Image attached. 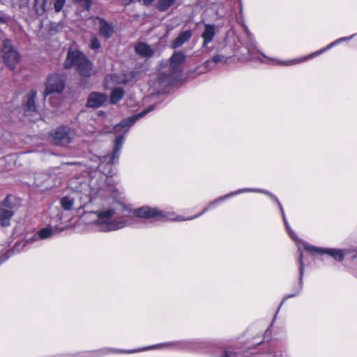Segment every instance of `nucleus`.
Listing matches in <instances>:
<instances>
[{
  "label": "nucleus",
  "instance_id": "obj_1",
  "mask_svg": "<svg viewBox=\"0 0 357 357\" xmlns=\"http://www.w3.org/2000/svg\"><path fill=\"white\" fill-rule=\"evenodd\" d=\"M218 202V199L213 201L208 207L204 208L202 213L193 218L186 219H181L178 217L175 218L174 214L172 213H164L156 208H151L148 206H144L131 211L123 205L116 204L112 208H104L95 212L97 215V220L95 223L98 227V229L100 231L107 232L132 226L137 222V218L146 219L155 218L157 220L167 218L168 220H189L204 214L212 205Z\"/></svg>",
  "mask_w": 357,
  "mask_h": 357
},
{
  "label": "nucleus",
  "instance_id": "obj_2",
  "mask_svg": "<svg viewBox=\"0 0 357 357\" xmlns=\"http://www.w3.org/2000/svg\"><path fill=\"white\" fill-rule=\"evenodd\" d=\"M154 106H149L147 109L142 111V112L132 115L129 118L121 121L118 125L114 128V132L117 133L124 129L122 134L116 136L114 141V152L112 155L109 158L108 163L114 164L118 160L119 157V152L121 149L122 144L123 143L124 135H126L128 129L138 119L144 117L146 114L153 110Z\"/></svg>",
  "mask_w": 357,
  "mask_h": 357
},
{
  "label": "nucleus",
  "instance_id": "obj_3",
  "mask_svg": "<svg viewBox=\"0 0 357 357\" xmlns=\"http://www.w3.org/2000/svg\"><path fill=\"white\" fill-rule=\"evenodd\" d=\"M66 68L74 67L83 77H90L95 73L93 63L79 51L69 50L64 63Z\"/></svg>",
  "mask_w": 357,
  "mask_h": 357
},
{
  "label": "nucleus",
  "instance_id": "obj_4",
  "mask_svg": "<svg viewBox=\"0 0 357 357\" xmlns=\"http://www.w3.org/2000/svg\"><path fill=\"white\" fill-rule=\"evenodd\" d=\"M112 177L100 174L97 178H92L90 181V199L107 198L114 196L115 186L111 184Z\"/></svg>",
  "mask_w": 357,
  "mask_h": 357
},
{
  "label": "nucleus",
  "instance_id": "obj_5",
  "mask_svg": "<svg viewBox=\"0 0 357 357\" xmlns=\"http://www.w3.org/2000/svg\"><path fill=\"white\" fill-rule=\"evenodd\" d=\"M3 60L11 70H13L16 65L20 62V56L18 52L13 48L11 41L6 39L3 41V47L2 50Z\"/></svg>",
  "mask_w": 357,
  "mask_h": 357
},
{
  "label": "nucleus",
  "instance_id": "obj_6",
  "mask_svg": "<svg viewBox=\"0 0 357 357\" xmlns=\"http://www.w3.org/2000/svg\"><path fill=\"white\" fill-rule=\"evenodd\" d=\"M10 195H7L0 203V224L3 227L10 225V219L15 214V206L10 202Z\"/></svg>",
  "mask_w": 357,
  "mask_h": 357
},
{
  "label": "nucleus",
  "instance_id": "obj_7",
  "mask_svg": "<svg viewBox=\"0 0 357 357\" xmlns=\"http://www.w3.org/2000/svg\"><path fill=\"white\" fill-rule=\"evenodd\" d=\"M252 191L253 192H261L263 193H265V194L268 195L273 201H275L278 204V206H279V208L280 209V211H281V213H282V219H283L284 223L285 225L286 229L288 231L289 234L290 235L291 238L292 239H295L296 234L294 233V231H292V229L290 228V227L289 225V223L287 222V218H286V215H285L283 207H282L280 202L278 200V199L275 196H274L273 195H272V194H271V193H269L268 192L264 191V190H252V189H243V190H238V191H237L236 192H232L231 194H229V195H227L225 196L221 197L219 199H218V202H219L220 201H222V200H224V199H227V198H228V197H231L232 195H237L238 193L243 192H252Z\"/></svg>",
  "mask_w": 357,
  "mask_h": 357
},
{
  "label": "nucleus",
  "instance_id": "obj_8",
  "mask_svg": "<svg viewBox=\"0 0 357 357\" xmlns=\"http://www.w3.org/2000/svg\"><path fill=\"white\" fill-rule=\"evenodd\" d=\"M185 55L182 52H174L169 59L170 74L169 78L175 79L181 75L182 65L185 61Z\"/></svg>",
  "mask_w": 357,
  "mask_h": 357
},
{
  "label": "nucleus",
  "instance_id": "obj_9",
  "mask_svg": "<svg viewBox=\"0 0 357 357\" xmlns=\"http://www.w3.org/2000/svg\"><path fill=\"white\" fill-rule=\"evenodd\" d=\"M64 81L59 75H53L48 77L44 91L45 97L51 93H61L64 89Z\"/></svg>",
  "mask_w": 357,
  "mask_h": 357
},
{
  "label": "nucleus",
  "instance_id": "obj_10",
  "mask_svg": "<svg viewBox=\"0 0 357 357\" xmlns=\"http://www.w3.org/2000/svg\"><path fill=\"white\" fill-rule=\"evenodd\" d=\"M51 140L56 145L66 146L71 142L70 129L65 126H60L52 130L50 133Z\"/></svg>",
  "mask_w": 357,
  "mask_h": 357
},
{
  "label": "nucleus",
  "instance_id": "obj_11",
  "mask_svg": "<svg viewBox=\"0 0 357 357\" xmlns=\"http://www.w3.org/2000/svg\"><path fill=\"white\" fill-rule=\"evenodd\" d=\"M305 249L312 253H319V254H327L333 257L335 260L339 261H342L344 259V257L345 253L343 252L342 250L334 249V248H328V249H323L319 248L311 245H305Z\"/></svg>",
  "mask_w": 357,
  "mask_h": 357
},
{
  "label": "nucleus",
  "instance_id": "obj_12",
  "mask_svg": "<svg viewBox=\"0 0 357 357\" xmlns=\"http://www.w3.org/2000/svg\"><path fill=\"white\" fill-rule=\"evenodd\" d=\"M351 38H352V36L340 38L337 39V40H335V42H333L332 43H331L329 45L326 47L324 49L317 51V52L313 53L312 54L308 56V58H312L313 56H318V55L321 54L322 52H325L326 50H329L330 48H331L336 44L339 43L340 42L349 40ZM307 59V57H305L303 59H294V60H289L287 61H282V65H284V66H291V65H293L295 63H298L303 62V61H305Z\"/></svg>",
  "mask_w": 357,
  "mask_h": 357
},
{
  "label": "nucleus",
  "instance_id": "obj_13",
  "mask_svg": "<svg viewBox=\"0 0 357 357\" xmlns=\"http://www.w3.org/2000/svg\"><path fill=\"white\" fill-rule=\"evenodd\" d=\"M54 234V231L51 227H45L40 229L36 234L31 237L26 236L24 241L22 242L24 245L32 243L40 239H46L51 237Z\"/></svg>",
  "mask_w": 357,
  "mask_h": 357
},
{
  "label": "nucleus",
  "instance_id": "obj_14",
  "mask_svg": "<svg viewBox=\"0 0 357 357\" xmlns=\"http://www.w3.org/2000/svg\"><path fill=\"white\" fill-rule=\"evenodd\" d=\"M99 22V35L105 39L110 38L114 32V26L103 18L96 17Z\"/></svg>",
  "mask_w": 357,
  "mask_h": 357
},
{
  "label": "nucleus",
  "instance_id": "obj_15",
  "mask_svg": "<svg viewBox=\"0 0 357 357\" xmlns=\"http://www.w3.org/2000/svg\"><path fill=\"white\" fill-rule=\"evenodd\" d=\"M107 99L105 93L93 92L90 94L87 100V105L89 107L97 108L100 107Z\"/></svg>",
  "mask_w": 357,
  "mask_h": 357
},
{
  "label": "nucleus",
  "instance_id": "obj_16",
  "mask_svg": "<svg viewBox=\"0 0 357 357\" xmlns=\"http://www.w3.org/2000/svg\"><path fill=\"white\" fill-rule=\"evenodd\" d=\"M215 35V25L206 24L204 25V30L202 33V38L203 39L202 47L206 46L208 43L212 42Z\"/></svg>",
  "mask_w": 357,
  "mask_h": 357
},
{
  "label": "nucleus",
  "instance_id": "obj_17",
  "mask_svg": "<svg viewBox=\"0 0 357 357\" xmlns=\"http://www.w3.org/2000/svg\"><path fill=\"white\" fill-rule=\"evenodd\" d=\"M37 93L34 90H31L29 92L24 99V105L26 111L36 112V105L35 99L36 98Z\"/></svg>",
  "mask_w": 357,
  "mask_h": 357
},
{
  "label": "nucleus",
  "instance_id": "obj_18",
  "mask_svg": "<svg viewBox=\"0 0 357 357\" xmlns=\"http://www.w3.org/2000/svg\"><path fill=\"white\" fill-rule=\"evenodd\" d=\"M192 35V31L190 30H186L181 32L177 38L172 41L171 44L172 48L176 49L182 46L185 42L190 40Z\"/></svg>",
  "mask_w": 357,
  "mask_h": 357
},
{
  "label": "nucleus",
  "instance_id": "obj_19",
  "mask_svg": "<svg viewBox=\"0 0 357 357\" xmlns=\"http://www.w3.org/2000/svg\"><path fill=\"white\" fill-rule=\"evenodd\" d=\"M135 52L141 56L146 58L152 56L155 52L151 47L145 43H137L135 46Z\"/></svg>",
  "mask_w": 357,
  "mask_h": 357
},
{
  "label": "nucleus",
  "instance_id": "obj_20",
  "mask_svg": "<svg viewBox=\"0 0 357 357\" xmlns=\"http://www.w3.org/2000/svg\"><path fill=\"white\" fill-rule=\"evenodd\" d=\"M228 58L224 55L216 54L214 55L211 59L206 60L204 66L207 70H212L215 65L219 63H225L227 61Z\"/></svg>",
  "mask_w": 357,
  "mask_h": 357
},
{
  "label": "nucleus",
  "instance_id": "obj_21",
  "mask_svg": "<svg viewBox=\"0 0 357 357\" xmlns=\"http://www.w3.org/2000/svg\"><path fill=\"white\" fill-rule=\"evenodd\" d=\"M124 96V91L121 88H116L112 90L109 102L111 104H116Z\"/></svg>",
  "mask_w": 357,
  "mask_h": 357
},
{
  "label": "nucleus",
  "instance_id": "obj_22",
  "mask_svg": "<svg viewBox=\"0 0 357 357\" xmlns=\"http://www.w3.org/2000/svg\"><path fill=\"white\" fill-rule=\"evenodd\" d=\"M75 203L74 197L71 196H66L60 199V204L65 211H69L73 208Z\"/></svg>",
  "mask_w": 357,
  "mask_h": 357
},
{
  "label": "nucleus",
  "instance_id": "obj_23",
  "mask_svg": "<svg viewBox=\"0 0 357 357\" xmlns=\"http://www.w3.org/2000/svg\"><path fill=\"white\" fill-rule=\"evenodd\" d=\"M176 0H158V8L160 11H165L172 6Z\"/></svg>",
  "mask_w": 357,
  "mask_h": 357
},
{
  "label": "nucleus",
  "instance_id": "obj_24",
  "mask_svg": "<svg viewBox=\"0 0 357 357\" xmlns=\"http://www.w3.org/2000/svg\"><path fill=\"white\" fill-rule=\"evenodd\" d=\"M298 261L300 263V280H299L300 281H299V289H298V292H299L303 288V271H304V264H303L302 252H300Z\"/></svg>",
  "mask_w": 357,
  "mask_h": 357
},
{
  "label": "nucleus",
  "instance_id": "obj_25",
  "mask_svg": "<svg viewBox=\"0 0 357 357\" xmlns=\"http://www.w3.org/2000/svg\"><path fill=\"white\" fill-rule=\"evenodd\" d=\"M51 1L52 0H43V3L41 6V10L36 9V12L38 14H42L43 13L47 12L48 10L51 8Z\"/></svg>",
  "mask_w": 357,
  "mask_h": 357
},
{
  "label": "nucleus",
  "instance_id": "obj_26",
  "mask_svg": "<svg viewBox=\"0 0 357 357\" xmlns=\"http://www.w3.org/2000/svg\"><path fill=\"white\" fill-rule=\"evenodd\" d=\"M66 1V0H56L54 4V8L56 13H59L62 10Z\"/></svg>",
  "mask_w": 357,
  "mask_h": 357
},
{
  "label": "nucleus",
  "instance_id": "obj_27",
  "mask_svg": "<svg viewBox=\"0 0 357 357\" xmlns=\"http://www.w3.org/2000/svg\"><path fill=\"white\" fill-rule=\"evenodd\" d=\"M90 47L92 50H98L100 47V43L97 37L94 36L91 38Z\"/></svg>",
  "mask_w": 357,
  "mask_h": 357
},
{
  "label": "nucleus",
  "instance_id": "obj_28",
  "mask_svg": "<svg viewBox=\"0 0 357 357\" xmlns=\"http://www.w3.org/2000/svg\"><path fill=\"white\" fill-rule=\"evenodd\" d=\"M92 0H76V1L82 2L84 7L86 10H89L91 7Z\"/></svg>",
  "mask_w": 357,
  "mask_h": 357
},
{
  "label": "nucleus",
  "instance_id": "obj_29",
  "mask_svg": "<svg viewBox=\"0 0 357 357\" xmlns=\"http://www.w3.org/2000/svg\"><path fill=\"white\" fill-rule=\"evenodd\" d=\"M181 347V343H179V342H169V343L164 344L162 345L154 346L153 347L156 348V347Z\"/></svg>",
  "mask_w": 357,
  "mask_h": 357
},
{
  "label": "nucleus",
  "instance_id": "obj_30",
  "mask_svg": "<svg viewBox=\"0 0 357 357\" xmlns=\"http://www.w3.org/2000/svg\"><path fill=\"white\" fill-rule=\"evenodd\" d=\"M106 354V352H105L103 351H100L98 352H92V353H90L89 354L91 355L90 357H97V356H100V354Z\"/></svg>",
  "mask_w": 357,
  "mask_h": 357
},
{
  "label": "nucleus",
  "instance_id": "obj_31",
  "mask_svg": "<svg viewBox=\"0 0 357 357\" xmlns=\"http://www.w3.org/2000/svg\"><path fill=\"white\" fill-rule=\"evenodd\" d=\"M225 357H234V354L228 352V351H225Z\"/></svg>",
  "mask_w": 357,
  "mask_h": 357
},
{
  "label": "nucleus",
  "instance_id": "obj_32",
  "mask_svg": "<svg viewBox=\"0 0 357 357\" xmlns=\"http://www.w3.org/2000/svg\"><path fill=\"white\" fill-rule=\"evenodd\" d=\"M145 5L150 4L153 0H142Z\"/></svg>",
  "mask_w": 357,
  "mask_h": 357
},
{
  "label": "nucleus",
  "instance_id": "obj_33",
  "mask_svg": "<svg viewBox=\"0 0 357 357\" xmlns=\"http://www.w3.org/2000/svg\"><path fill=\"white\" fill-rule=\"evenodd\" d=\"M6 22V19L3 17L0 16V24H5Z\"/></svg>",
  "mask_w": 357,
  "mask_h": 357
},
{
  "label": "nucleus",
  "instance_id": "obj_34",
  "mask_svg": "<svg viewBox=\"0 0 357 357\" xmlns=\"http://www.w3.org/2000/svg\"><path fill=\"white\" fill-rule=\"evenodd\" d=\"M133 0H122V1L125 3V4H129L130 3H131Z\"/></svg>",
  "mask_w": 357,
  "mask_h": 357
},
{
  "label": "nucleus",
  "instance_id": "obj_35",
  "mask_svg": "<svg viewBox=\"0 0 357 357\" xmlns=\"http://www.w3.org/2000/svg\"><path fill=\"white\" fill-rule=\"evenodd\" d=\"M297 294V293H295V294H290L287 296V298H291V297H294Z\"/></svg>",
  "mask_w": 357,
  "mask_h": 357
},
{
  "label": "nucleus",
  "instance_id": "obj_36",
  "mask_svg": "<svg viewBox=\"0 0 357 357\" xmlns=\"http://www.w3.org/2000/svg\"><path fill=\"white\" fill-rule=\"evenodd\" d=\"M107 158H108V156H105V157H104V161H107Z\"/></svg>",
  "mask_w": 357,
  "mask_h": 357
}]
</instances>
